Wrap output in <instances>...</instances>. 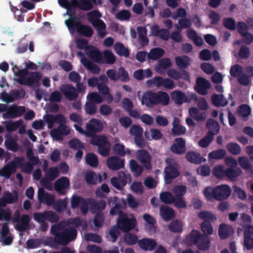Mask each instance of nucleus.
<instances>
[{"label": "nucleus", "instance_id": "obj_1", "mask_svg": "<svg viewBox=\"0 0 253 253\" xmlns=\"http://www.w3.org/2000/svg\"><path fill=\"white\" fill-rule=\"evenodd\" d=\"M50 233L53 236L50 241L51 246L57 249L59 245L66 246L74 241L78 232L74 227H66L60 223L51 226Z\"/></svg>", "mask_w": 253, "mask_h": 253}, {"label": "nucleus", "instance_id": "obj_2", "mask_svg": "<svg viewBox=\"0 0 253 253\" xmlns=\"http://www.w3.org/2000/svg\"><path fill=\"white\" fill-rule=\"evenodd\" d=\"M188 246L195 245L200 251H206L210 247L211 240L209 237L203 236L199 231L193 229L184 239Z\"/></svg>", "mask_w": 253, "mask_h": 253}, {"label": "nucleus", "instance_id": "obj_3", "mask_svg": "<svg viewBox=\"0 0 253 253\" xmlns=\"http://www.w3.org/2000/svg\"><path fill=\"white\" fill-rule=\"evenodd\" d=\"M88 21L96 29L98 35L103 38L106 34V26L105 23L99 18L102 14L98 10H94L87 13Z\"/></svg>", "mask_w": 253, "mask_h": 253}, {"label": "nucleus", "instance_id": "obj_4", "mask_svg": "<svg viewBox=\"0 0 253 253\" xmlns=\"http://www.w3.org/2000/svg\"><path fill=\"white\" fill-rule=\"evenodd\" d=\"M198 216L200 218L204 220L201 224V228L203 232V236L209 237L213 233V228L210 223V221H213L216 220V217L211 212L207 211H202L199 213Z\"/></svg>", "mask_w": 253, "mask_h": 253}, {"label": "nucleus", "instance_id": "obj_5", "mask_svg": "<svg viewBox=\"0 0 253 253\" xmlns=\"http://www.w3.org/2000/svg\"><path fill=\"white\" fill-rule=\"evenodd\" d=\"M119 229L124 232H128L134 229L137 224V220L135 217L129 218L125 212H121L117 221Z\"/></svg>", "mask_w": 253, "mask_h": 253}, {"label": "nucleus", "instance_id": "obj_6", "mask_svg": "<svg viewBox=\"0 0 253 253\" xmlns=\"http://www.w3.org/2000/svg\"><path fill=\"white\" fill-rule=\"evenodd\" d=\"M203 194L208 201H221V185H218L214 187H207L203 190ZM218 209L221 211V202L218 205Z\"/></svg>", "mask_w": 253, "mask_h": 253}, {"label": "nucleus", "instance_id": "obj_7", "mask_svg": "<svg viewBox=\"0 0 253 253\" xmlns=\"http://www.w3.org/2000/svg\"><path fill=\"white\" fill-rule=\"evenodd\" d=\"M131 182V176L130 174H126L123 171L118 172V177H113L110 179L112 186L118 190H121L126 184Z\"/></svg>", "mask_w": 253, "mask_h": 253}, {"label": "nucleus", "instance_id": "obj_8", "mask_svg": "<svg viewBox=\"0 0 253 253\" xmlns=\"http://www.w3.org/2000/svg\"><path fill=\"white\" fill-rule=\"evenodd\" d=\"M108 204L112 208L110 211V214L112 215H120L121 212H124L121 210L126 207V202L125 199H120L117 196L110 197L108 200Z\"/></svg>", "mask_w": 253, "mask_h": 253}, {"label": "nucleus", "instance_id": "obj_9", "mask_svg": "<svg viewBox=\"0 0 253 253\" xmlns=\"http://www.w3.org/2000/svg\"><path fill=\"white\" fill-rule=\"evenodd\" d=\"M135 158L147 170L152 169V156L150 153L144 149L137 150L135 153Z\"/></svg>", "mask_w": 253, "mask_h": 253}, {"label": "nucleus", "instance_id": "obj_10", "mask_svg": "<svg viewBox=\"0 0 253 253\" xmlns=\"http://www.w3.org/2000/svg\"><path fill=\"white\" fill-rule=\"evenodd\" d=\"M26 112L25 106L13 104L8 106L7 112L2 114L4 119H14L21 117Z\"/></svg>", "mask_w": 253, "mask_h": 253}, {"label": "nucleus", "instance_id": "obj_11", "mask_svg": "<svg viewBox=\"0 0 253 253\" xmlns=\"http://www.w3.org/2000/svg\"><path fill=\"white\" fill-rule=\"evenodd\" d=\"M147 83L157 87L163 86L165 88L172 89L175 87L172 80L169 78L164 79L161 76L155 77L152 80H147Z\"/></svg>", "mask_w": 253, "mask_h": 253}, {"label": "nucleus", "instance_id": "obj_12", "mask_svg": "<svg viewBox=\"0 0 253 253\" xmlns=\"http://www.w3.org/2000/svg\"><path fill=\"white\" fill-rule=\"evenodd\" d=\"M85 128L87 130V136L91 137L101 132L103 128V126L100 120L93 118L86 124Z\"/></svg>", "mask_w": 253, "mask_h": 253}, {"label": "nucleus", "instance_id": "obj_13", "mask_svg": "<svg viewBox=\"0 0 253 253\" xmlns=\"http://www.w3.org/2000/svg\"><path fill=\"white\" fill-rule=\"evenodd\" d=\"M211 87L210 82L203 77H198L196 81L195 90L202 95H206L208 94V90Z\"/></svg>", "mask_w": 253, "mask_h": 253}, {"label": "nucleus", "instance_id": "obj_14", "mask_svg": "<svg viewBox=\"0 0 253 253\" xmlns=\"http://www.w3.org/2000/svg\"><path fill=\"white\" fill-rule=\"evenodd\" d=\"M76 20L77 19L75 18L72 21L75 25L73 27H71V30L76 29L77 32L81 35L87 38L91 37L93 34V31L91 27L88 25L82 24L81 21L76 22Z\"/></svg>", "mask_w": 253, "mask_h": 253}, {"label": "nucleus", "instance_id": "obj_15", "mask_svg": "<svg viewBox=\"0 0 253 253\" xmlns=\"http://www.w3.org/2000/svg\"><path fill=\"white\" fill-rule=\"evenodd\" d=\"M108 168L112 170H118L125 167V160L117 156L109 157L106 160Z\"/></svg>", "mask_w": 253, "mask_h": 253}, {"label": "nucleus", "instance_id": "obj_16", "mask_svg": "<svg viewBox=\"0 0 253 253\" xmlns=\"http://www.w3.org/2000/svg\"><path fill=\"white\" fill-rule=\"evenodd\" d=\"M70 132L69 127L65 124H60L56 128L52 129L50 130V134L51 136L59 140H62L63 135H68Z\"/></svg>", "mask_w": 253, "mask_h": 253}, {"label": "nucleus", "instance_id": "obj_17", "mask_svg": "<svg viewBox=\"0 0 253 253\" xmlns=\"http://www.w3.org/2000/svg\"><path fill=\"white\" fill-rule=\"evenodd\" d=\"M60 90L64 95L65 98L70 101L74 100L78 97L76 88L72 84H63L60 87Z\"/></svg>", "mask_w": 253, "mask_h": 253}, {"label": "nucleus", "instance_id": "obj_18", "mask_svg": "<svg viewBox=\"0 0 253 253\" xmlns=\"http://www.w3.org/2000/svg\"><path fill=\"white\" fill-rule=\"evenodd\" d=\"M42 78V74L38 72H33L29 74V76L24 82L20 79H15V81L21 85L32 86L35 84L39 83Z\"/></svg>", "mask_w": 253, "mask_h": 253}, {"label": "nucleus", "instance_id": "obj_19", "mask_svg": "<svg viewBox=\"0 0 253 253\" xmlns=\"http://www.w3.org/2000/svg\"><path fill=\"white\" fill-rule=\"evenodd\" d=\"M170 150L174 154L178 155L184 154L186 150L185 140L182 137L175 138L173 144L170 148Z\"/></svg>", "mask_w": 253, "mask_h": 253}, {"label": "nucleus", "instance_id": "obj_20", "mask_svg": "<svg viewBox=\"0 0 253 253\" xmlns=\"http://www.w3.org/2000/svg\"><path fill=\"white\" fill-rule=\"evenodd\" d=\"M70 181L68 178L63 176L57 179L54 183V189L60 195L66 193V189L69 187Z\"/></svg>", "mask_w": 253, "mask_h": 253}, {"label": "nucleus", "instance_id": "obj_21", "mask_svg": "<svg viewBox=\"0 0 253 253\" xmlns=\"http://www.w3.org/2000/svg\"><path fill=\"white\" fill-rule=\"evenodd\" d=\"M18 199V192L12 194L8 191H5L0 198V207L5 208L8 204H12Z\"/></svg>", "mask_w": 253, "mask_h": 253}, {"label": "nucleus", "instance_id": "obj_22", "mask_svg": "<svg viewBox=\"0 0 253 253\" xmlns=\"http://www.w3.org/2000/svg\"><path fill=\"white\" fill-rule=\"evenodd\" d=\"M164 178L165 183L170 184L173 179L179 174L178 169L172 166L166 167L164 169Z\"/></svg>", "mask_w": 253, "mask_h": 253}, {"label": "nucleus", "instance_id": "obj_23", "mask_svg": "<svg viewBox=\"0 0 253 253\" xmlns=\"http://www.w3.org/2000/svg\"><path fill=\"white\" fill-rule=\"evenodd\" d=\"M141 103L147 107H153L156 104V93L151 91H147L143 94Z\"/></svg>", "mask_w": 253, "mask_h": 253}, {"label": "nucleus", "instance_id": "obj_24", "mask_svg": "<svg viewBox=\"0 0 253 253\" xmlns=\"http://www.w3.org/2000/svg\"><path fill=\"white\" fill-rule=\"evenodd\" d=\"M86 54L93 61L99 63L102 59V54L96 47L90 45L86 48Z\"/></svg>", "mask_w": 253, "mask_h": 253}, {"label": "nucleus", "instance_id": "obj_25", "mask_svg": "<svg viewBox=\"0 0 253 253\" xmlns=\"http://www.w3.org/2000/svg\"><path fill=\"white\" fill-rule=\"evenodd\" d=\"M38 199L41 203L46 204L48 206H52L54 203V196L45 191L42 188L39 189L38 192Z\"/></svg>", "mask_w": 253, "mask_h": 253}, {"label": "nucleus", "instance_id": "obj_26", "mask_svg": "<svg viewBox=\"0 0 253 253\" xmlns=\"http://www.w3.org/2000/svg\"><path fill=\"white\" fill-rule=\"evenodd\" d=\"M244 247L248 250L253 249V226H249L245 231Z\"/></svg>", "mask_w": 253, "mask_h": 253}, {"label": "nucleus", "instance_id": "obj_27", "mask_svg": "<svg viewBox=\"0 0 253 253\" xmlns=\"http://www.w3.org/2000/svg\"><path fill=\"white\" fill-rule=\"evenodd\" d=\"M160 213L163 219L166 221L172 219L175 215L173 209L164 205L161 206Z\"/></svg>", "mask_w": 253, "mask_h": 253}, {"label": "nucleus", "instance_id": "obj_28", "mask_svg": "<svg viewBox=\"0 0 253 253\" xmlns=\"http://www.w3.org/2000/svg\"><path fill=\"white\" fill-rule=\"evenodd\" d=\"M139 247L145 251H153L156 247L157 243L154 239L143 238L138 242Z\"/></svg>", "mask_w": 253, "mask_h": 253}, {"label": "nucleus", "instance_id": "obj_29", "mask_svg": "<svg viewBox=\"0 0 253 253\" xmlns=\"http://www.w3.org/2000/svg\"><path fill=\"white\" fill-rule=\"evenodd\" d=\"M81 61L83 66L92 73L98 74L100 73V68L99 66L90 61L86 57L82 58Z\"/></svg>", "mask_w": 253, "mask_h": 253}, {"label": "nucleus", "instance_id": "obj_30", "mask_svg": "<svg viewBox=\"0 0 253 253\" xmlns=\"http://www.w3.org/2000/svg\"><path fill=\"white\" fill-rule=\"evenodd\" d=\"M186 159L191 163L194 164H200L202 162H205L206 159L201 157L199 153L194 151L188 152L185 156Z\"/></svg>", "mask_w": 253, "mask_h": 253}, {"label": "nucleus", "instance_id": "obj_31", "mask_svg": "<svg viewBox=\"0 0 253 253\" xmlns=\"http://www.w3.org/2000/svg\"><path fill=\"white\" fill-rule=\"evenodd\" d=\"M171 97L174 103L177 105L189 101L187 95L181 91L174 90L171 93Z\"/></svg>", "mask_w": 253, "mask_h": 253}, {"label": "nucleus", "instance_id": "obj_32", "mask_svg": "<svg viewBox=\"0 0 253 253\" xmlns=\"http://www.w3.org/2000/svg\"><path fill=\"white\" fill-rule=\"evenodd\" d=\"M113 153L119 157H124L126 154L129 155L130 151L128 148H125L124 144L117 143L115 144L112 148Z\"/></svg>", "mask_w": 253, "mask_h": 253}, {"label": "nucleus", "instance_id": "obj_33", "mask_svg": "<svg viewBox=\"0 0 253 253\" xmlns=\"http://www.w3.org/2000/svg\"><path fill=\"white\" fill-rule=\"evenodd\" d=\"M145 137L148 140H158L162 138L163 134L157 128H151L149 131L146 130L144 132Z\"/></svg>", "mask_w": 253, "mask_h": 253}, {"label": "nucleus", "instance_id": "obj_34", "mask_svg": "<svg viewBox=\"0 0 253 253\" xmlns=\"http://www.w3.org/2000/svg\"><path fill=\"white\" fill-rule=\"evenodd\" d=\"M88 200L90 201L89 203L90 209L93 212L96 211L101 212L106 206V202L104 200H100L96 201L94 200L89 199Z\"/></svg>", "mask_w": 253, "mask_h": 253}, {"label": "nucleus", "instance_id": "obj_35", "mask_svg": "<svg viewBox=\"0 0 253 253\" xmlns=\"http://www.w3.org/2000/svg\"><path fill=\"white\" fill-rule=\"evenodd\" d=\"M30 218L28 214H23L21 217L19 223L17 224L15 228L19 232H23L28 229L29 226Z\"/></svg>", "mask_w": 253, "mask_h": 253}, {"label": "nucleus", "instance_id": "obj_36", "mask_svg": "<svg viewBox=\"0 0 253 253\" xmlns=\"http://www.w3.org/2000/svg\"><path fill=\"white\" fill-rule=\"evenodd\" d=\"M70 3V7L73 9L79 8L82 10L88 11L93 8L92 3L88 1H83V4H82L78 0H72Z\"/></svg>", "mask_w": 253, "mask_h": 253}, {"label": "nucleus", "instance_id": "obj_37", "mask_svg": "<svg viewBox=\"0 0 253 253\" xmlns=\"http://www.w3.org/2000/svg\"><path fill=\"white\" fill-rule=\"evenodd\" d=\"M237 111L239 116L243 118L244 121H246L251 115L252 110L249 105L242 104L238 107Z\"/></svg>", "mask_w": 253, "mask_h": 253}, {"label": "nucleus", "instance_id": "obj_38", "mask_svg": "<svg viewBox=\"0 0 253 253\" xmlns=\"http://www.w3.org/2000/svg\"><path fill=\"white\" fill-rule=\"evenodd\" d=\"M129 166L130 170L135 177H138L141 175L144 167L138 164L135 160L131 159L129 162Z\"/></svg>", "mask_w": 253, "mask_h": 253}, {"label": "nucleus", "instance_id": "obj_39", "mask_svg": "<svg viewBox=\"0 0 253 253\" xmlns=\"http://www.w3.org/2000/svg\"><path fill=\"white\" fill-rule=\"evenodd\" d=\"M165 53L164 50L160 47H155L151 49L147 54L149 59L156 60L162 57Z\"/></svg>", "mask_w": 253, "mask_h": 253}, {"label": "nucleus", "instance_id": "obj_40", "mask_svg": "<svg viewBox=\"0 0 253 253\" xmlns=\"http://www.w3.org/2000/svg\"><path fill=\"white\" fill-rule=\"evenodd\" d=\"M169 101V94L164 91H159L156 93V104L167 105Z\"/></svg>", "mask_w": 253, "mask_h": 253}, {"label": "nucleus", "instance_id": "obj_41", "mask_svg": "<svg viewBox=\"0 0 253 253\" xmlns=\"http://www.w3.org/2000/svg\"><path fill=\"white\" fill-rule=\"evenodd\" d=\"M110 142L107 140V137L101 135L95 136L90 140V143L92 145L97 146L98 147L107 145Z\"/></svg>", "mask_w": 253, "mask_h": 253}, {"label": "nucleus", "instance_id": "obj_42", "mask_svg": "<svg viewBox=\"0 0 253 253\" xmlns=\"http://www.w3.org/2000/svg\"><path fill=\"white\" fill-rule=\"evenodd\" d=\"M8 162L6 165H5L2 168L0 169V176L1 177H4L6 179H9L12 174L15 172V170L14 169V168Z\"/></svg>", "mask_w": 253, "mask_h": 253}, {"label": "nucleus", "instance_id": "obj_43", "mask_svg": "<svg viewBox=\"0 0 253 253\" xmlns=\"http://www.w3.org/2000/svg\"><path fill=\"white\" fill-rule=\"evenodd\" d=\"M175 61L176 65L182 69L187 68L190 64V59L186 55L176 57Z\"/></svg>", "mask_w": 253, "mask_h": 253}, {"label": "nucleus", "instance_id": "obj_44", "mask_svg": "<svg viewBox=\"0 0 253 253\" xmlns=\"http://www.w3.org/2000/svg\"><path fill=\"white\" fill-rule=\"evenodd\" d=\"M182 222L177 219L172 220L168 225V229L172 233H181L183 230Z\"/></svg>", "mask_w": 253, "mask_h": 253}, {"label": "nucleus", "instance_id": "obj_45", "mask_svg": "<svg viewBox=\"0 0 253 253\" xmlns=\"http://www.w3.org/2000/svg\"><path fill=\"white\" fill-rule=\"evenodd\" d=\"M4 145L8 150L13 152H16L19 150V146L17 143L16 139L11 137L6 138L4 142Z\"/></svg>", "mask_w": 253, "mask_h": 253}, {"label": "nucleus", "instance_id": "obj_46", "mask_svg": "<svg viewBox=\"0 0 253 253\" xmlns=\"http://www.w3.org/2000/svg\"><path fill=\"white\" fill-rule=\"evenodd\" d=\"M114 48L117 54L120 56H124L126 57H128L129 55V51L127 48L125 47L124 45L122 43L120 42H116L114 45Z\"/></svg>", "mask_w": 253, "mask_h": 253}, {"label": "nucleus", "instance_id": "obj_47", "mask_svg": "<svg viewBox=\"0 0 253 253\" xmlns=\"http://www.w3.org/2000/svg\"><path fill=\"white\" fill-rule=\"evenodd\" d=\"M85 181L88 184H95L97 181L101 182L102 177L100 174H99L98 177H97L96 173L94 171H91L86 173Z\"/></svg>", "mask_w": 253, "mask_h": 253}, {"label": "nucleus", "instance_id": "obj_48", "mask_svg": "<svg viewBox=\"0 0 253 253\" xmlns=\"http://www.w3.org/2000/svg\"><path fill=\"white\" fill-rule=\"evenodd\" d=\"M67 198L64 200L59 199L57 201L54 200V204H52L53 208L57 212H61L65 210L67 206Z\"/></svg>", "mask_w": 253, "mask_h": 253}, {"label": "nucleus", "instance_id": "obj_49", "mask_svg": "<svg viewBox=\"0 0 253 253\" xmlns=\"http://www.w3.org/2000/svg\"><path fill=\"white\" fill-rule=\"evenodd\" d=\"M69 11H67V14L70 16V19L69 20L66 21L65 23L68 29L71 30V27H73L75 25L72 21L75 18L77 19V20H76L77 21H76V22L80 21V20L78 17L76 16V11L75 9H72L71 7H69Z\"/></svg>", "mask_w": 253, "mask_h": 253}, {"label": "nucleus", "instance_id": "obj_50", "mask_svg": "<svg viewBox=\"0 0 253 253\" xmlns=\"http://www.w3.org/2000/svg\"><path fill=\"white\" fill-rule=\"evenodd\" d=\"M171 66V61L169 58H164L159 60L158 66L156 68L157 71L162 73L163 70H165Z\"/></svg>", "mask_w": 253, "mask_h": 253}, {"label": "nucleus", "instance_id": "obj_51", "mask_svg": "<svg viewBox=\"0 0 253 253\" xmlns=\"http://www.w3.org/2000/svg\"><path fill=\"white\" fill-rule=\"evenodd\" d=\"M242 173V170L239 168H236V169L229 168L225 171V174L231 179H233L234 178L240 176Z\"/></svg>", "mask_w": 253, "mask_h": 253}, {"label": "nucleus", "instance_id": "obj_52", "mask_svg": "<svg viewBox=\"0 0 253 253\" xmlns=\"http://www.w3.org/2000/svg\"><path fill=\"white\" fill-rule=\"evenodd\" d=\"M85 162L90 166L95 168L98 166L97 156L94 153H88L85 156Z\"/></svg>", "mask_w": 253, "mask_h": 253}, {"label": "nucleus", "instance_id": "obj_53", "mask_svg": "<svg viewBox=\"0 0 253 253\" xmlns=\"http://www.w3.org/2000/svg\"><path fill=\"white\" fill-rule=\"evenodd\" d=\"M87 100L89 102H94L95 104L101 103L104 100L102 97L96 92L89 93L87 96Z\"/></svg>", "mask_w": 253, "mask_h": 253}, {"label": "nucleus", "instance_id": "obj_54", "mask_svg": "<svg viewBox=\"0 0 253 253\" xmlns=\"http://www.w3.org/2000/svg\"><path fill=\"white\" fill-rule=\"evenodd\" d=\"M172 191L173 196L183 197L187 192V187L185 185H177L173 187Z\"/></svg>", "mask_w": 253, "mask_h": 253}, {"label": "nucleus", "instance_id": "obj_55", "mask_svg": "<svg viewBox=\"0 0 253 253\" xmlns=\"http://www.w3.org/2000/svg\"><path fill=\"white\" fill-rule=\"evenodd\" d=\"M241 220L238 222L240 225H243L244 228V231H246L247 227L249 226H252L250 224L252 222L251 216L246 213H241L240 214Z\"/></svg>", "mask_w": 253, "mask_h": 253}, {"label": "nucleus", "instance_id": "obj_56", "mask_svg": "<svg viewBox=\"0 0 253 253\" xmlns=\"http://www.w3.org/2000/svg\"><path fill=\"white\" fill-rule=\"evenodd\" d=\"M161 201L166 204H171L173 201V195L169 192H163L160 195Z\"/></svg>", "mask_w": 253, "mask_h": 253}, {"label": "nucleus", "instance_id": "obj_57", "mask_svg": "<svg viewBox=\"0 0 253 253\" xmlns=\"http://www.w3.org/2000/svg\"><path fill=\"white\" fill-rule=\"evenodd\" d=\"M207 127L211 131H213L216 133H217L219 130L220 127L219 125L216 121L213 119H209L206 123Z\"/></svg>", "mask_w": 253, "mask_h": 253}, {"label": "nucleus", "instance_id": "obj_58", "mask_svg": "<svg viewBox=\"0 0 253 253\" xmlns=\"http://www.w3.org/2000/svg\"><path fill=\"white\" fill-rule=\"evenodd\" d=\"M138 237L133 233H127L124 236L125 242L129 245H134L138 242Z\"/></svg>", "mask_w": 253, "mask_h": 253}, {"label": "nucleus", "instance_id": "obj_59", "mask_svg": "<svg viewBox=\"0 0 253 253\" xmlns=\"http://www.w3.org/2000/svg\"><path fill=\"white\" fill-rule=\"evenodd\" d=\"M3 208L0 207V221L5 220L8 222L11 219V212L9 208Z\"/></svg>", "mask_w": 253, "mask_h": 253}, {"label": "nucleus", "instance_id": "obj_60", "mask_svg": "<svg viewBox=\"0 0 253 253\" xmlns=\"http://www.w3.org/2000/svg\"><path fill=\"white\" fill-rule=\"evenodd\" d=\"M234 233L233 227L229 225L222 223V240H225Z\"/></svg>", "mask_w": 253, "mask_h": 253}, {"label": "nucleus", "instance_id": "obj_61", "mask_svg": "<svg viewBox=\"0 0 253 253\" xmlns=\"http://www.w3.org/2000/svg\"><path fill=\"white\" fill-rule=\"evenodd\" d=\"M120 80L122 82H127L129 80V77L127 72L123 67H120L117 72V80Z\"/></svg>", "mask_w": 253, "mask_h": 253}, {"label": "nucleus", "instance_id": "obj_62", "mask_svg": "<svg viewBox=\"0 0 253 253\" xmlns=\"http://www.w3.org/2000/svg\"><path fill=\"white\" fill-rule=\"evenodd\" d=\"M228 151L233 155H237L240 153V146L236 143H229L226 146Z\"/></svg>", "mask_w": 253, "mask_h": 253}, {"label": "nucleus", "instance_id": "obj_63", "mask_svg": "<svg viewBox=\"0 0 253 253\" xmlns=\"http://www.w3.org/2000/svg\"><path fill=\"white\" fill-rule=\"evenodd\" d=\"M172 204L177 209H185L187 204L183 197L173 196V201Z\"/></svg>", "mask_w": 253, "mask_h": 253}, {"label": "nucleus", "instance_id": "obj_64", "mask_svg": "<svg viewBox=\"0 0 253 253\" xmlns=\"http://www.w3.org/2000/svg\"><path fill=\"white\" fill-rule=\"evenodd\" d=\"M143 129L138 125H132L130 128L129 133L134 137L143 135Z\"/></svg>", "mask_w": 253, "mask_h": 253}]
</instances>
